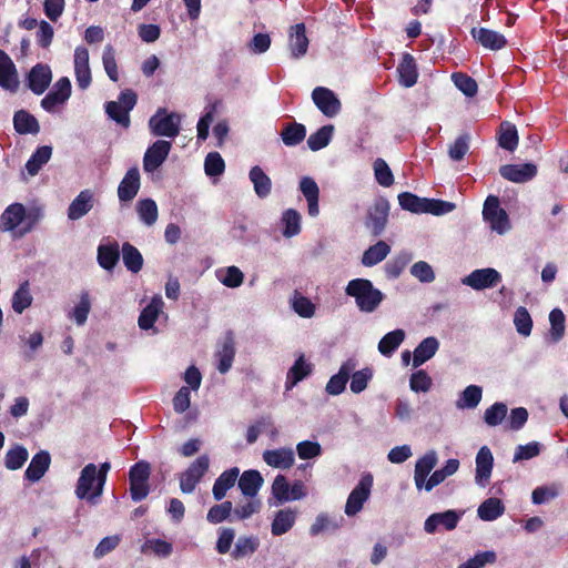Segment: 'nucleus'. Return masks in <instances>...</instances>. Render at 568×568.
I'll return each mask as SVG.
<instances>
[{
	"mask_svg": "<svg viewBox=\"0 0 568 568\" xmlns=\"http://www.w3.org/2000/svg\"><path fill=\"white\" fill-rule=\"evenodd\" d=\"M19 85L17 69L10 57L0 50V87L16 91Z\"/></svg>",
	"mask_w": 568,
	"mask_h": 568,
	"instance_id": "21",
	"label": "nucleus"
},
{
	"mask_svg": "<svg viewBox=\"0 0 568 568\" xmlns=\"http://www.w3.org/2000/svg\"><path fill=\"white\" fill-rule=\"evenodd\" d=\"M300 190L307 201L308 214L313 217L317 216L320 213V206H318L320 189H318V185L312 178L304 176L300 182Z\"/></svg>",
	"mask_w": 568,
	"mask_h": 568,
	"instance_id": "30",
	"label": "nucleus"
},
{
	"mask_svg": "<svg viewBox=\"0 0 568 568\" xmlns=\"http://www.w3.org/2000/svg\"><path fill=\"white\" fill-rule=\"evenodd\" d=\"M476 474H475V483L479 487H486L489 483L493 466H494V456L491 450L487 446L480 447L476 455Z\"/></svg>",
	"mask_w": 568,
	"mask_h": 568,
	"instance_id": "13",
	"label": "nucleus"
},
{
	"mask_svg": "<svg viewBox=\"0 0 568 568\" xmlns=\"http://www.w3.org/2000/svg\"><path fill=\"white\" fill-rule=\"evenodd\" d=\"M549 337L552 343H557L564 337L566 329V317L560 308H554L549 313Z\"/></svg>",
	"mask_w": 568,
	"mask_h": 568,
	"instance_id": "48",
	"label": "nucleus"
},
{
	"mask_svg": "<svg viewBox=\"0 0 568 568\" xmlns=\"http://www.w3.org/2000/svg\"><path fill=\"white\" fill-rule=\"evenodd\" d=\"M240 475L237 467L230 468L223 471L215 480L212 494L216 501H221L227 494V491L235 485Z\"/></svg>",
	"mask_w": 568,
	"mask_h": 568,
	"instance_id": "29",
	"label": "nucleus"
},
{
	"mask_svg": "<svg viewBox=\"0 0 568 568\" xmlns=\"http://www.w3.org/2000/svg\"><path fill=\"white\" fill-rule=\"evenodd\" d=\"M504 511L505 507L501 500L496 497H490L479 505L477 515L484 521H493L499 518Z\"/></svg>",
	"mask_w": 568,
	"mask_h": 568,
	"instance_id": "37",
	"label": "nucleus"
},
{
	"mask_svg": "<svg viewBox=\"0 0 568 568\" xmlns=\"http://www.w3.org/2000/svg\"><path fill=\"white\" fill-rule=\"evenodd\" d=\"M312 99L320 111L327 118H334L341 111V101L336 94L327 88H315L312 92Z\"/></svg>",
	"mask_w": 568,
	"mask_h": 568,
	"instance_id": "10",
	"label": "nucleus"
},
{
	"mask_svg": "<svg viewBox=\"0 0 568 568\" xmlns=\"http://www.w3.org/2000/svg\"><path fill=\"white\" fill-rule=\"evenodd\" d=\"M141 552L144 555H154L159 558H168L173 552V545L160 538H150L141 546Z\"/></svg>",
	"mask_w": 568,
	"mask_h": 568,
	"instance_id": "38",
	"label": "nucleus"
},
{
	"mask_svg": "<svg viewBox=\"0 0 568 568\" xmlns=\"http://www.w3.org/2000/svg\"><path fill=\"white\" fill-rule=\"evenodd\" d=\"M14 129L21 133H38L39 123L37 119L26 111H18L13 118Z\"/></svg>",
	"mask_w": 568,
	"mask_h": 568,
	"instance_id": "51",
	"label": "nucleus"
},
{
	"mask_svg": "<svg viewBox=\"0 0 568 568\" xmlns=\"http://www.w3.org/2000/svg\"><path fill=\"white\" fill-rule=\"evenodd\" d=\"M288 48L294 59L305 55L308 48V39L306 37L304 23L293 26L288 34Z\"/></svg>",
	"mask_w": 568,
	"mask_h": 568,
	"instance_id": "24",
	"label": "nucleus"
},
{
	"mask_svg": "<svg viewBox=\"0 0 568 568\" xmlns=\"http://www.w3.org/2000/svg\"><path fill=\"white\" fill-rule=\"evenodd\" d=\"M405 336V332L400 328L387 333L378 343L379 353L389 357L404 342Z\"/></svg>",
	"mask_w": 568,
	"mask_h": 568,
	"instance_id": "39",
	"label": "nucleus"
},
{
	"mask_svg": "<svg viewBox=\"0 0 568 568\" xmlns=\"http://www.w3.org/2000/svg\"><path fill=\"white\" fill-rule=\"evenodd\" d=\"M94 205V194L91 190L81 191L68 207V219L77 221L87 215Z\"/></svg>",
	"mask_w": 568,
	"mask_h": 568,
	"instance_id": "18",
	"label": "nucleus"
},
{
	"mask_svg": "<svg viewBox=\"0 0 568 568\" xmlns=\"http://www.w3.org/2000/svg\"><path fill=\"white\" fill-rule=\"evenodd\" d=\"M233 515V504L229 500L212 506L206 515L210 524L216 525L229 519Z\"/></svg>",
	"mask_w": 568,
	"mask_h": 568,
	"instance_id": "55",
	"label": "nucleus"
},
{
	"mask_svg": "<svg viewBox=\"0 0 568 568\" xmlns=\"http://www.w3.org/2000/svg\"><path fill=\"white\" fill-rule=\"evenodd\" d=\"M52 80V73L48 65H34L28 77L29 88L36 94H42Z\"/></svg>",
	"mask_w": 568,
	"mask_h": 568,
	"instance_id": "25",
	"label": "nucleus"
},
{
	"mask_svg": "<svg viewBox=\"0 0 568 568\" xmlns=\"http://www.w3.org/2000/svg\"><path fill=\"white\" fill-rule=\"evenodd\" d=\"M32 295L30 293V284L28 281L20 284L12 296V308L16 313L22 314L31 304Z\"/></svg>",
	"mask_w": 568,
	"mask_h": 568,
	"instance_id": "50",
	"label": "nucleus"
},
{
	"mask_svg": "<svg viewBox=\"0 0 568 568\" xmlns=\"http://www.w3.org/2000/svg\"><path fill=\"white\" fill-rule=\"evenodd\" d=\"M399 74V82L405 88L413 87L417 81V70L415 61L410 54H404L403 59L397 68Z\"/></svg>",
	"mask_w": 568,
	"mask_h": 568,
	"instance_id": "36",
	"label": "nucleus"
},
{
	"mask_svg": "<svg viewBox=\"0 0 568 568\" xmlns=\"http://www.w3.org/2000/svg\"><path fill=\"white\" fill-rule=\"evenodd\" d=\"M499 173L510 182L524 183L536 176L537 166L532 163L506 164L500 166Z\"/></svg>",
	"mask_w": 568,
	"mask_h": 568,
	"instance_id": "16",
	"label": "nucleus"
},
{
	"mask_svg": "<svg viewBox=\"0 0 568 568\" xmlns=\"http://www.w3.org/2000/svg\"><path fill=\"white\" fill-rule=\"evenodd\" d=\"M294 312L304 318H312L315 315L316 305L306 296L295 292L291 298Z\"/></svg>",
	"mask_w": 568,
	"mask_h": 568,
	"instance_id": "52",
	"label": "nucleus"
},
{
	"mask_svg": "<svg viewBox=\"0 0 568 568\" xmlns=\"http://www.w3.org/2000/svg\"><path fill=\"white\" fill-rule=\"evenodd\" d=\"M235 342L232 333L225 336L217 343L214 352L216 368L221 374H226L233 365L235 358Z\"/></svg>",
	"mask_w": 568,
	"mask_h": 568,
	"instance_id": "9",
	"label": "nucleus"
},
{
	"mask_svg": "<svg viewBox=\"0 0 568 568\" xmlns=\"http://www.w3.org/2000/svg\"><path fill=\"white\" fill-rule=\"evenodd\" d=\"M248 179L253 184L255 194L260 199H265L271 194L272 181L262 168L258 165L253 166L248 172Z\"/></svg>",
	"mask_w": 568,
	"mask_h": 568,
	"instance_id": "34",
	"label": "nucleus"
},
{
	"mask_svg": "<svg viewBox=\"0 0 568 568\" xmlns=\"http://www.w3.org/2000/svg\"><path fill=\"white\" fill-rule=\"evenodd\" d=\"M102 63L109 79L116 82L119 80L118 64L115 61V50L111 44H106L103 49Z\"/></svg>",
	"mask_w": 568,
	"mask_h": 568,
	"instance_id": "60",
	"label": "nucleus"
},
{
	"mask_svg": "<svg viewBox=\"0 0 568 568\" xmlns=\"http://www.w3.org/2000/svg\"><path fill=\"white\" fill-rule=\"evenodd\" d=\"M181 118L176 113H168L165 109H159L149 120V126L153 135L175 138L180 132Z\"/></svg>",
	"mask_w": 568,
	"mask_h": 568,
	"instance_id": "4",
	"label": "nucleus"
},
{
	"mask_svg": "<svg viewBox=\"0 0 568 568\" xmlns=\"http://www.w3.org/2000/svg\"><path fill=\"white\" fill-rule=\"evenodd\" d=\"M439 348V342L436 337L429 336L424 338L415 348L413 354V366L419 367L435 356Z\"/></svg>",
	"mask_w": 568,
	"mask_h": 568,
	"instance_id": "31",
	"label": "nucleus"
},
{
	"mask_svg": "<svg viewBox=\"0 0 568 568\" xmlns=\"http://www.w3.org/2000/svg\"><path fill=\"white\" fill-rule=\"evenodd\" d=\"M341 524L326 513H321L315 517L314 523L310 527V535L315 537L324 532L335 531L339 529Z\"/></svg>",
	"mask_w": 568,
	"mask_h": 568,
	"instance_id": "44",
	"label": "nucleus"
},
{
	"mask_svg": "<svg viewBox=\"0 0 568 568\" xmlns=\"http://www.w3.org/2000/svg\"><path fill=\"white\" fill-rule=\"evenodd\" d=\"M122 257L126 268L133 273H138L143 265V257L141 253L129 243L122 247Z\"/></svg>",
	"mask_w": 568,
	"mask_h": 568,
	"instance_id": "54",
	"label": "nucleus"
},
{
	"mask_svg": "<svg viewBox=\"0 0 568 568\" xmlns=\"http://www.w3.org/2000/svg\"><path fill=\"white\" fill-rule=\"evenodd\" d=\"M460 519V514L455 510H446L444 513H435L430 515L424 524V529L427 534L436 532L439 526L446 530H453Z\"/></svg>",
	"mask_w": 568,
	"mask_h": 568,
	"instance_id": "17",
	"label": "nucleus"
},
{
	"mask_svg": "<svg viewBox=\"0 0 568 568\" xmlns=\"http://www.w3.org/2000/svg\"><path fill=\"white\" fill-rule=\"evenodd\" d=\"M313 366L304 355H300L286 375L285 387L291 389L312 373Z\"/></svg>",
	"mask_w": 568,
	"mask_h": 568,
	"instance_id": "33",
	"label": "nucleus"
},
{
	"mask_svg": "<svg viewBox=\"0 0 568 568\" xmlns=\"http://www.w3.org/2000/svg\"><path fill=\"white\" fill-rule=\"evenodd\" d=\"M507 406L504 403H495L484 413V420L488 426L495 427L500 425L506 418Z\"/></svg>",
	"mask_w": 568,
	"mask_h": 568,
	"instance_id": "64",
	"label": "nucleus"
},
{
	"mask_svg": "<svg viewBox=\"0 0 568 568\" xmlns=\"http://www.w3.org/2000/svg\"><path fill=\"white\" fill-rule=\"evenodd\" d=\"M334 133V125L327 124L312 133L307 139V145L312 151H318L328 145Z\"/></svg>",
	"mask_w": 568,
	"mask_h": 568,
	"instance_id": "49",
	"label": "nucleus"
},
{
	"mask_svg": "<svg viewBox=\"0 0 568 568\" xmlns=\"http://www.w3.org/2000/svg\"><path fill=\"white\" fill-rule=\"evenodd\" d=\"M257 547H258V540L256 538L244 537V536L239 537L235 542V547L232 551V557L235 559L247 557V556L252 555L253 552H255Z\"/></svg>",
	"mask_w": 568,
	"mask_h": 568,
	"instance_id": "57",
	"label": "nucleus"
},
{
	"mask_svg": "<svg viewBox=\"0 0 568 568\" xmlns=\"http://www.w3.org/2000/svg\"><path fill=\"white\" fill-rule=\"evenodd\" d=\"M438 463V455L434 449L419 457L415 464L414 483L418 490H423L427 484L430 471Z\"/></svg>",
	"mask_w": 568,
	"mask_h": 568,
	"instance_id": "12",
	"label": "nucleus"
},
{
	"mask_svg": "<svg viewBox=\"0 0 568 568\" xmlns=\"http://www.w3.org/2000/svg\"><path fill=\"white\" fill-rule=\"evenodd\" d=\"M26 217V207L20 203L10 204L0 216L2 232H16Z\"/></svg>",
	"mask_w": 568,
	"mask_h": 568,
	"instance_id": "20",
	"label": "nucleus"
},
{
	"mask_svg": "<svg viewBox=\"0 0 568 568\" xmlns=\"http://www.w3.org/2000/svg\"><path fill=\"white\" fill-rule=\"evenodd\" d=\"M104 485V481L99 477L98 466L90 463L82 468L75 484L74 494L77 498L97 505L103 494Z\"/></svg>",
	"mask_w": 568,
	"mask_h": 568,
	"instance_id": "2",
	"label": "nucleus"
},
{
	"mask_svg": "<svg viewBox=\"0 0 568 568\" xmlns=\"http://www.w3.org/2000/svg\"><path fill=\"white\" fill-rule=\"evenodd\" d=\"M297 519V511L292 508H283L275 513L271 524V532L273 536H282L290 531Z\"/></svg>",
	"mask_w": 568,
	"mask_h": 568,
	"instance_id": "26",
	"label": "nucleus"
},
{
	"mask_svg": "<svg viewBox=\"0 0 568 568\" xmlns=\"http://www.w3.org/2000/svg\"><path fill=\"white\" fill-rule=\"evenodd\" d=\"M50 463L51 458L48 452L37 453L26 469L24 477L32 483L40 480L49 469Z\"/></svg>",
	"mask_w": 568,
	"mask_h": 568,
	"instance_id": "28",
	"label": "nucleus"
},
{
	"mask_svg": "<svg viewBox=\"0 0 568 568\" xmlns=\"http://www.w3.org/2000/svg\"><path fill=\"white\" fill-rule=\"evenodd\" d=\"M91 310V300L89 292L84 291L80 294V300L78 304L73 307V311L71 313V318L74 320V322L82 326L87 320L88 315Z\"/></svg>",
	"mask_w": 568,
	"mask_h": 568,
	"instance_id": "56",
	"label": "nucleus"
},
{
	"mask_svg": "<svg viewBox=\"0 0 568 568\" xmlns=\"http://www.w3.org/2000/svg\"><path fill=\"white\" fill-rule=\"evenodd\" d=\"M306 135V129L303 124L294 123L286 126L282 132V140L285 145L293 146L301 143Z\"/></svg>",
	"mask_w": 568,
	"mask_h": 568,
	"instance_id": "61",
	"label": "nucleus"
},
{
	"mask_svg": "<svg viewBox=\"0 0 568 568\" xmlns=\"http://www.w3.org/2000/svg\"><path fill=\"white\" fill-rule=\"evenodd\" d=\"M433 386L432 377L424 369H419L410 375L409 388L415 393H427Z\"/></svg>",
	"mask_w": 568,
	"mask_h": 568,
	"instance_id": "62",
	"label": "nucleus"
},
{
	"mask_svg": "<svg viewBox=\"0 0 568 568\" xmlns=\"http://www.w3.org/2000/svg\"><path fill=\"white\" fill-rule=\"evenodd\" d=\"M345 294L354 298L357 308L364 313L375 312L384 301V294L369 280L355 278L348 282Z\"/></svg>",
	"mask_w": 568,
	"mask_h": 568,
	"instance_id": "1",
	"label": "nucleus"
},
{
	"mask_svg": "<svg viewBox=\"0 0 568 568\" xmlns=\"http://www.w3.org/2000/svg\"><path fill=\"white\" fill-rule=\"evenodd\" d=\"M210 459L206 455L197 457L180 476V488L184 494L194 491L196 485L209 469Z\"/></svg>",
	"mask_w": 568,
	"mask_h": 568,
	"instance_id": "6",
	"label": "nucleus"
},
{
	"mask_svg": "<svg viewBox=\"0 0 568 568\" xmlns=\"http://www.w3.org/2000/svg\"><path fill=\"white\" fill-rule=\"evenodd\" d=\"M514 324L520 335L525 337L530 335L532 328V320L526 307L520 306L516 310L514 315Z\"/></svg>",
	"mask_w": 568,
	"mask_h": 568,
	"instance_id": "63",
	"label": "nucleus"
},
{
	"mask_svg": "<svg viewBox=\"0 0 568 568\" xmlns=\"http://www.w3.org/2000/svg\"><path fill=\"white\" fill-rule=\"evenodd\" d=\"M264 479L257 470H245L239 478V488L244 497H256Z\"/></svg>",
	"mask_w": 568,
	"mask_h": 568,
	"instance_id": "32",
	"label": "nucleus"
},
{
	"mask_svg": "<svg viewBox=\"0 0 568 568\" xmlns=\"http://www.w3.org/2000/svg\"><path fill=\"white\" fill-rule=\"evenodd\" d=\"M349 388L354 394H359L366 389L369 381L373 378V369L365 367L361 371H355L351 374Z\"/></svg>",
	"mask_w": 568,
	"mask_h": 568,
	"instance_id": "58",
	"label": "nucleus"
},
{
	"mask_svg": "<svg viewBox=\"0 0 568 568\" xmlns=\"http://www.w3.org/2000/svg\"><path fill=\"white\" fill-rule=\"evenodd\" d=\"M559 494L557 484L544 485L536 487L531 493V501L535 505H541L555 499Z\"/></svg>",
	"mask_w": 568,
	"mask_h": 568,
	"instance_id": "59",
	"label": "nucleus"
},
{
	"mask_svg": "<svg viewBox=\"0 0 568 568\" xmlns=\"http://www.w3.org/2000/svg\"><path fill=\"white\" fill-rule=\"evenodd\" d=\"M483 397V388L477 385L467 386L457 398L455 405L458 409L476 408Z\"/></svg>",
	"mask_w": 568,
	"mask_h": 568,
	"instance_id": "35",
	"label": "nucleus"
},
{
	"mask_svg": "<svg viewBox=\"0 0 568 568\" xmlns=\"http://www.w3.org/2000/svg\"><path fill=\"white\" fill-rule=\"evenodd\" d=\"M372 487L373 476L371 474L363 475L347 497L344 508L346 516L353 517L363 509L364 504L371 496Z\"/></svg>",
	"mask_w": 568,
	"mask_h": 568,
	"instance_id": "5",
	"label": "nucleus"
},
{
	"mask_svg": "<svg viewBox=\"0 0 568 568\" xmlns=\"http://www.w3.org/2000/svg\"><path fill=\"white\" fill-rule=\"evenodd\" d=\"M52 148L49 145L40 146L31 155L26 164V169L31 176L38 174L40 169L51 159Z\"/></svg>",
	"mask_w": 568,
	"mask_h": 568,
	"instance_id": "45",
	"label": "nucleus"
},
{
	"mask_svg": "<svg viewBox=\"0 0 568 568\" xmlns=\"http://www.w3.org/2000/svg\"><path fill=\"white\" fill-rule=\"evenodd\" d=\"M500 282L501 274L493 267L475 270L462 280L464 285H467L476 291L493 288Z\"/></svg>",
	"mask_w": 568,
	"mask_h": 568,
	"instance_id": "7",
	"label": "nucleus"
},
{
	"mask_svg": "<svg viewBox=\"0 0 568 568\" xmlns=\"http://www.w3.org/2000/svg\"><path fill=\"white\" fill-rule=\"evenodd\" d=\"M89 59L90 55L87 48L82 45L75 48L73 57L74 75L78 87L82 90L88 89L92 81Z\"/></svg>",
	"mask_w": 568,
	"mask_h": 568,
	"instance_id": "11",
	"label": "nucleus"
},
{
	"mask_svg": "<svg viewBox=\"0 0 568 568\" xmlns=\"http://www.w3.org/2000/svg\"><path fill=\"white\" fill-rule=\"evenodd\" d=\"M216 278L226 287L235 288L242 285L244 274L237 266H227L216 271Z\"/></svg>",
	"mask_w": 568,
	"mask_h": 568,
	"instance_id": "47",
	"label": "nucleus"
},
{
	"mask_svg": "<svg viewBox=\"0 0 568 568\" xmlns=\"http://www.w3.org/2000/svg\"><path fill=\"white\" fill-rule=\"evenodd\" d=\"M263 460L273 468L287 469L294 465L295 455L288 447L268 449L263 453Z\"/></svg>",
	"mask_w": 568,
	"mask_h": 568,
	"instance_id": "19",
	"label": "nucleus"
},
{
	"mask_svg": "<svg viewBox=\"0 0 568 568\" xmlns=\"http://www.w3.org/2000/svg\"><path fill=\"white\" fill-rule=\"evenodd\" d=\"M29 458L27 448L21 445L12 446L4 456V466L9 470L20 469Z\"/></svg>",
	"mask_w": 568,
	"mask_h": 568,
	"instance_id": "46",
	"label": "nucleus"
},
{
	"mask_svg": "<svg viewBox=\"0 0 568 568\" xmlns=\"http://www.w3.org/2000/svg\"><path fill=\"white\" fill-rule=\"evenodd\" d=\"M471 36L488 50H500L507 44L505 36L487 28H473Z\"/></svg>",
	"mask_w": 568,
	"mask_h": 568,
	"instance_id": "23",
	"label": "nucleus"
},
{
	"mask_svg": "<svg viewBox=\"0 0 568 568\" xmlns=\"http://www.w3.org/2000/svg\"><path fill=\"white\" fill-rule=\"evenodd\" d=\"M164 302L160 295L152 297L151 302L142 310L139 316V326L141 329H151L160 314L163 312Z\"/></svg>",
	"mask_w": 568,
	"mask_h": 568,
	"instance_id": "27",
	"label": "nucleus"
},
{
	"mask_svg": "<svg viewBox=\"0 0 568 568\" xmlns=\"http://www.w3.org/2000/svg\"><path fill=\"white\" fill-rule=\"evenodd\" d=\"M427 201L428 199L418 197L409 192H404L398 195L400 207L412 213H425L427 211Z\"/></svg>",
	"mask_w": 568,
	"mask_h": 568,
	"instance_id": "53",
	"label": "nucleus"
},
{
	"mask_svg": "<svg viewBox=\"0 0 568 568\" xmlns=\"http://www.w3.org/2000/svg\"><path fill=\"white\" fill-rule=\"evenodd\" d=\"M483 217L488 223L489 229L499 235L507 233L511 227L508 214L500 207L497 196L489 195L486 199L483 207Z\"/></svg>",
	"mask_w": 568,
	"mask_h": 568,
	"instance_id": "3",
	"label": "nucleus"
},
{
	"mask_svg": "<svg viewBox=\"0 0 568 568\" xmlns=\"http://www.w3.org/2000/svg\"><path fill=\"white\" fill-rule=\"evenodd\" d=\"M390 252V246L384 242L378 241L376 244L369 246L363 254L362 263L365 266H374L382 262Z\"/></svg>",
	"mask_w": 568,
	"mask_h": 568,
	"instance_id": "41",
	"label": "nucleus"
},
{
	"mask_svg": "<svg viewBox=\"0 0 568 568\" xmlns=\"http://www.w3.org/2000/svg\"><path fill=\"white\" fill-rule=\"evenodd\" d=\"M301 221L302 216L296 210H285L281 217V223L283 225V235L290 239L300 234Z\"/></svg>",
	"mask_w": 568,
	"mask_h": 568,
	"instance_id": "42",
	"label": "nucleus"
},
{
	"mask_svg": "<svg viewBox=\"0 0 568 568\" xmlns=\"http://www.w3.org/2000/svg\"><path fill=\"white\" fill-rule=\"evenodd\" d=\"M245 500L240 501L235 508H233V516L237 520H245L255 514H258L262 509V501L257 497H245Z\"/></svg>",
	"mask_w": 568,
	"mask_h": 568,
	"instance_id": "40",
	"label": "nucleus"
},
{
	"mask_svg": "<svg viewBox=\"0 0 568 568\" xmlns=\"http://www.w3.org/2000/svg\"><path fill=\"white\" fill-rule=\"evenodd\" d=\"M357 363L355 359H347L344 362L338 372L327 382L325 387L326 393L333 396L342 394L345 390L351 374L354 372Z\"/></svg>",
	"mask_w": 568,
	"mask_h": 568,
	"instance_id": "15",
	"label": "nucleus"
},
{
	"mask_svg": "<svg viewBox=\"0 0 568 568\" xmlns=\"http://www.w3.org/2000/svg\"><path fill=\"white\" fill-rule=\"evenodd\" d=\"M172 143L165 140H156L148 148L143 156V170L152 173L158 170L168 159Z\"/></svg>",
	"mask_w": 568,
	"mask_h": 568,
	"instance_id": "8",
	"label": "nucleus"
},
{
	"mask_svg": "<svg viewBox=\"0 0 568 568\" xmlns=\"http://www.w3.org/2000/svg\"><path fill=\"white\" fill-rule=\"evenodd\" d=\"M389 203L385 199H377L368 211L367 226L374 235H379L388 220Z\"/></svg>",
	"mask_w": 568,
	"mask_h": 568,
	"instance_id": "14",
	"label": "nucleus"
},
{
	"mask_svg": "<svg viewBox=\"0 0 568 568\" xmlns=\"http://www.w3.org/2000/svg\"><path fill=\"white\" fill-rule=\"evenodd\" d=\"M136 213L140 221L146 226H152L159 216L158 205L152 199H143L136 203Z\"/></svg>",
	"mask_w": 568,
	"mask_h": 568,
	"instance_id": "43",
	"label": "nucleus"
},
{
	"mask_svg": "<svg viewBox=\"0 0 568 568\" xmlns=\"http://www.w3.org/2000/svg\"><path fill=\"white\" fill-rule=\"evenodd\" d=\"M140 190V173L136 168H131L122 179L118 187V196L121 202L132 201Z\"/></svg>",
	"mask_w": 568,
	"mask_h": 568,
	"instance_id": "22",
	"label": "nucleus"
}]
</instances>
